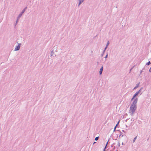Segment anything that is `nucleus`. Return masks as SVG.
<instances>
[{
    "label": "nucleus",
    "instance_id": "nucleus-3",
    "mask_svg": "<svg viewBox=\"0 0 151 151\" xmlns=\"http://www.w3.org/2000/svg\"><path fill=\"white\" fill-rule=\"evenodd\" d=\"M20 46L19 45L18 46H17L15 48V50H18L20 49Z\"/></svg>",
    "mask_w": 151,
    "mask_h": 151
},
{
    "label": "nucleus",
    "instance_id": "nucleus-20",
    "mask_svg": "<svg viewBox=\"0 0 151 151\" xmlns=\"http://www.w3.org/2000/svg\"><path fill=\"white\" fill-rule=\"evenodd\" d=\"M22 14H22H21V15Z\"/></svg>",
    "mask_w": 151,
    "mask_h": 151
},
{
    "label": "nucleus",
    "instance_id": "nucleus-21",
    "mask_svg": "<svg viewBox=\"0 0 151 151\" xmlns=\"http://www.w3.org/2000/svg\"><path fill=\"white\" fill-rule=\"evenodd\" d=\"M22 14H22H21V15Z\"/></svg>",
    "mask_w": 151,
    "mask_h": 151
},
{
    "label": "nucleus",
    "instance_id": "nucleus-12",
    "mask_svg": "<svg viewBox=\"0 0 151 151\" xmlns=\"http://www.w3.org/2000/svg\"><path fill=\"white\" fill-rule=\"evenodd\" d=\"M119 122H118L117 124H116V125L115 126H116V127L117 126L118 124H119Z\"/></svg>",
    "mask_w": 151,
    "mask_h": 151
},
{
    "label": "nucleus",
    "instance_id": "nucleus-11",
    "mask_svg": "<svg viewBox=\"0 0 151 151\" xmlns=\"http://www.w3.org/2000/svg\"><path fill=\"white\" fill-rule=\"evenodd\" d=\"M119 122H118L117 124H116V125L115 126H116V127L117 126L118 124H119Z\"/></svg>",
    "mask_w": 151,
    "mask_h": 151
},
{
    "label": "nucleus",
    "instance_id": "nucleus-5",
    "mask_svg": "<svg viewBox=\"0 0 151 151\" xmlns=\"http://www.w3.org/2000/svg\"><path fill=\"white\" fill-rule=\"evenodd\" d=\"M83 1L84 0H79V5L81 3L83 2Z\"/></svg>",
    "mask_w": 151,
    "mask_h": 151
},
{
    "label": "nucleus",
    "instance_id": "nucleus-1",
    "mask_svg": "<svg viewBox=\"0 0 151 151\" xmlns=\"http://www.w3.org/2000/svg\"><path fill=\"white\" fill-rule=\"evenodd\" d=\"M137 98L133 102L132 104L131 105L129 112L132 114L134 113L137 109L136 104L137 102Z\"/></svg>",
    "mask_w": 151,
    "mask_h": 151
},
{
    "label": "nucleus",
    "instance_id": "nucleus-7",
    "mask_svg": "<svg viewBox=\"0 0 151 151\" xmlns=\"http://www.w3.org/2000/svg\"><path fill=\"white\" fill-rule=\"evenodd\" d=\"M99 139V137H96L95 138V140H97Z\"/></svg>",
    "mask_w": 151,
    "mask_h": 151
},
{
    "label": "nucleus",
    "instance_id": "nucleus-6",
    "mask_svg": "<svg viewBox=\"0 0 151 151\" xmlns=\"http://www.w3.org/2000/svg\"><path fill=\"white\" fill-rule=\"evenodd\" d=\"M150 61H149L147 64H146V65H150Z\"/></svg>",
    "mask_w": 151,
    "mask_h": 151
},
{
    "label": "nucleus",
    "instance_id": "nucleus-14",
    "mask_svg": "<svg viewBox=\"0 0 151 151\" xmlns=\"http://www.w3.org/2000/svg\"><path fill=\"white\" fill-rule=\"evenodd\" d=\"M139 85H138V86ZM137 87H138V86H136L134 88V89H135L136 88H137Z\"/></svg>",
    "mask_w": 151,
    "mask_h": 151
},
{
    "label": "nucleus",
    "instance_id": "nucleus-2",
    "mask_svg": "<svg viewBox=\"0 0 151 151\" xmlns=\"http://www.w3.org/2000/svg\"><path fill=\"white\" fill-rule=\"evenodd\" d=\"M139 93V91L137 92V93L134 95L133 98L132 99V100L133 99H134L136 96H137Z\"/></svg>",
    "mask_w": 151,
    "mask_h": 151
},
{
    "label": "nucleus",
    "instance_id": "nucleus-15",
    "mask_svg": "<svg viewBox=\"0 0 151 151\" xmlns=\"http://www.w3.org/2000/svg\"><path fill=\"white\" fill-rule=\"evenodd\" d=\"M149 71L151 72V67L149 69Z\"/></svg>",
    "mask_w": 151,
    "mask_h": 151
},
{
    "label": "nucleus",
    "instance_id": "nucleus-17",
    "mask_svg": "<svg viewBox=\"0 0 151 151\" xmlns=\"http://www.w3.org/2000/svg\"><path fill=\"white\" fill-rule=\"evenodd\" d=\"M116 126H115V127H114V130H115V129H116Z\"/></svg>",
    "mask_w": 151,
    "mask_h": 151
},
{
    "label": "nucleus",
    "instance_id": "nucleus-4",
    "mask_svg": "<svg viewBox=\"0 0 151 151\" xmlns=\"http://www.w3.org/2000/svg\"><path fill=\"white\" fill-rule=\"evenodd\" d=\"M103 70V67L102 66L100 70L99 73L100 75H101L102 73Z\"/></svg>",
    "mask_w": 151,
    "mask_h": 151
},
{
    "label": "nucleus",
    "instance_id": "nucleus-19",
    "mask_svg": "<svg viewBox=\"0 0 151 151\" xmlns=\"http://www.w3.org/2000/svg\"><path fill=\"white\" fill-rule=\"evenodd\" d=\"M95 143V142H94L93 144Z\"/></svg>",
    "mask_w": 151,
    "mask_h": 151
},
{
    "label": "nucleus",
    "instance_id": "nucleus-16",
    "mask_svg": "<svg viewBox=\"0 0 151 151\" xmlns=\"http://www.w3.org/2000/svg\"><path fill=\"white\" fill-rule=\"evenodd\" d=\"M109 42H108V43H107V46H106V47H107L108 45H109Z\"/></svg>",
    "mask_w": 151,
    "mask_h": 151
},
{
    "label": "nucleus",
    "instance_id": "nucleus-18",
    "mask_svg": "<svg viewBox=\"0 0 151 151\" xmlns=\"http://www.w3.org/2000/svg\"><path fill=\"white\" fill-rule=\"evenodd\" d=\"M107 143H107L106 144V146L107 145Z\"/></svg>",
    "mask_w": 151,
    "mask_h": 151
},
{
    "label": "nucleus",
    "instance_id": "nucleus-10",
    "mask_svg": "<svg viewBox=\"0 0 151 151\" xmlns=\"http://www.w3.org/2000/svg\"><path fill=\"white\" fill-rule=\"evenodd\" d=\"M119 122H118L117 124H116V125L115 126H116V127L117 126L118 124H119Z\"/></svg>",
    "mask_w": 151,
    "mask_h": 151
},
{
    "label": "nucleus",
    "instance_id": "nucleus-8",
    "mask_svg": "<svg viewBox=\"0 0 151 151\" xmlns=\"http://www.w3.org/2000/svg\"><path fill=\"white\" fill-rule=\"evenodd\" d=\"M137 137H136L134 138V140H133V142H135V140L136 139H137Z\"/></svg>",
    "mask_w": 151,
    "mask_h": 151
},
{
    "label": "nucleus",
    "instance_id": "nucleus-13",
    "mask_svg": "<svg viewBox=\"0 0 151 151\" xmlns=\"http://www.w3.org/2000/svg\"><path fill=\"white\" fill-rule=\"evenodd\" d=\"M139 85H138V86ZM137 87H138V86H136L134 88V89H135L136 88H137Z\"/></svg>",
    "mask_w": 151,
    "mask_h": 151
},
{
    "label": "nucleus",
    "instance_id": "nucleus-9",
    "mask_svg": "<svg viewBox=\"0 0 151 151\" xmlns=\"http://www.w3.org/2000/svg\"><path fill=\"white\" fill-rule=\"evenodd\" d=\"M25 9H24L23 10V11H22V13H23L24 12V11H25Z\"/></svg>",
    "mask_w": 151,
    "mask_h": 151
}]
</instances>
